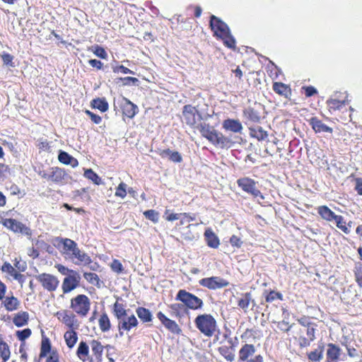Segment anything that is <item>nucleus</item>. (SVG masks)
I'll use <instances>...</instances> for the list:
<instances>
[{"label":"nucleus","mask_w":362,"mask_h":362,"mask_svg":"<svg viewBox=\"0 0 362 362\" xmlns=\"http://www.w3.org/2000/svg\"><path fill=\"white\" fill-rule=\"evenodd\" d=\"M323 347H319L308 354V358L312 361H319L322 358Z\"/></svg>","instance_id":"49530a36"},{"label":"nucleus","mask_w":362,"mask_h":362,"mask_svg":"<svg viewBox=\"0 0 362 362\" xmlns=\"http://www.w3.org/2000/svg\"><path fill=\"white\" fill-rule=\"evenodd\" d=\"M51 171V181L55 183H66L71 177L60 168L54 167L49 169Z\"/></svg>","instance_id":"2eb2a0df"},{"label":"nucleus","mask_w":362,"mask_h":362,"mask_svg":"<svg viewBox=\"0 0 362 362\" xmlns=\"http://www.w3.org/2000/svg\"><path fill=\"white\" fill-rule=\"evenodd\" d=\"M71 308L77 314L86 316L90 310V301L83 294H79L71 300Z\"/></svg>","instance_id":"423d86ee"},{"label":"nucleus","mask_w":362,"mask_h":362,"mask_svg":"<svg viewBox=\"0 0 362 362\" xmlns=\"http://www.w3.org/2000/svg\"><path fill=\"white\" fill-rule=\"evenodd\" d=\"M86 114L88 115L90 118V119L95 123V124H100L102 121V118L100 116L90 112V110H86Z\"/></svg>","instance_id":"13d9d810"},{"label":"nucleus","mask_w":362,"mask_h":362,"mask_svg":"<svg viewBox=\"0 0 362 362\" xmlns=\"http://www.w3.org/2000/svg\"><path fill=\"white\" fill-rule=\"evenodd\" d=\"M317 211L323 219L336 223L337 226H343V217L335 214L328 206H320L318 207Z\"/></svg>","instance_id":"f8f14e48"},{"label":"nucleus","mask_w":362,"mask_h":362,"mask_svg":"<svg viewBox=\"0 0 362 362\" xmlns=\"http://www.w3.org/2000/svg\"><path fill=\"white\" fill-rule=\"evenodd\" d=\"M54 246L59 250L65 260L78 266H87L92 262L90 257L78 244L67 238H57L53 241Z\"/></svg>","instance_id":"f257e3e1"},{"label":"nucleus","mask_w":362,"mask_h":362,"mask_svg":"<svg viewBox=\"0 0 362 362\" xmlns=\"http://www.w3.org/2000/svg\"><path fill=\"white\" fill-rule=\"evenodd\" d=\"M84 177L97 185L102 184L101 178L90 168L85 170Z\"/></svg>","instance_id":"e433bc0d"},{"label":"nucleus","mask_w":362,"mask_h":362,"mask_svg":"<svg viewBox=\"0 0 362 362\" xmlns=\"http://www.w3.org/2000/svg\"><path fill=\"white\" fill-rule=\"evenodd\" d=\"M163 217L168 221L179 220L180 225L189 223V221L193 219L186 213H173L170 209H166L165 211Z\"/></svg>","instance_id":"4468645a"},{"label":"nucleus","mask_w":362,"mask_h":362,"mask_svg":"<svg viewBox=\"0 0 362 362\" xmlns=\"http://www.w3.org/2000/svg\"><path fill=\"white\" fill-rule=\"evenodd\" d=\"M32 332L29 328L24 329L23 330H18L16 332V336L20 341H25L26 339L30 337Z\"/></svg>","instance_id":"3c124183"},{"label":"nucleus","mask_w":362,"mask_h":362,"mask_svg":"<svg viewBox=\"0 0 362 362\" xmlns=\"http://www.w3.org/2000/svg\"><path fill=\"white\" fill-rule=\"evenodd\" d=\"M144 215L146 218L152 221L153 223H157L158 222L159 214L155 210H147L144 211Z\"/></svg>","instance_id":"de8ad7c7"},{"label":"nucleus","mask_w":362,"mask_h":362,"mask_svg":"<svg viewBox=\"0 0 362 362\" xmlns=\"http://www.w3.org/2000/svg\"><path fill=\"white\" fill-rule=\"evenodd\" d=\"M355 190L359 195H362V178L358 177L356 179Z\"/></svg>","instance_id":"338daca9"},{"label":"nucleus","mask_w":362,"mask_h":362,"mask_svg":"<svg viewBox=\"0 0 362 362\" xmlns=\"http://www.w3.org/2000/svg\"><path fill=\"white\" fill-rule=\"evenodd\" d=\"M1 58L4 64L7 66H14L12 62V60L13 59L12 55L8 53H4L2 54Z\"/></svg>","instance_id":"bf43d9fd"},{"label":"nucleus","mask_w":362,"mask_h":362,"mask_svg":"<svg viewBox=\"0 0 362 362\" xmlns=\"http://www.w3.org/2000/svg\"><path fill=\"white\" fill-rule=\"evenodd\" d=\"M199 284L209 289L216 290L227 286L228 282L219 276H212L201 279Z\"/></svg>","instance_id":"ddd939ff"},{"label":"nucleus","mask_w":362,"mask_h":362,"mask_svg":"<svg viewBox=\"0 0 362 362\" xmlns=\"http://www.w3.org/2000/svg\"><path fill=\"white\" fill-rule=\"evenodd\" d=\"M57 315H59V313ZM59 315L62 316V318L59 317V319L67 327L72 328L77 326V320L74 315L69 314L66 311H64L63 313L59 314Z\"/></svg>","instance_id":"cd10ccee"},{"label":"nucleus","mask_w":362,"mask_h":362,"mask_svg":"<svg viewBox=\"0 0 362 362\" xmlns=\"http://www.w3.org/2000/svg\"><path fill=\"white\" fill-rule=\"evenodd\" d=\"M176 299L182 301L187 308L192 310H197L203 305L202 299L187 292L185 290H180L177 294Z\"/></svg>","instance_id":"0eeeda50"},{"label":"nucleus","mask_w":362,"mask_h":362,"mask_svg":"<svg viewBox=\"0 0 362 362\" xmlns=\"http://www.w3.org/2000/svg\"><path fill=\"white\" fill-rule=\"evenodd\" d=\"M11 355V351L8 345L4 341H0V357L2 359V362L7 361Z\"/></svg>","instance_id":"58836bf2"},{"label":"nucleus","mask_w":362,"mask_h":362,"mask_svg":"<svg viewBox=\"0 0 362 362\" xmlns=\"http://www.w3.org/2000/svg\"><path fill=\"white\" fill-rule=\"evenodd\" d=\"M209 25L214 33V35L223 40L224 45L228 48L233 49L235 47V40L231 35L228 25L221 18L211 15Z\"/></svg>","instance_id":"7ed1b4c3"},{"label":"nucleus","mask_w":362,"mask_h":362,"mask_svg":"<svg viewBox=\"0 0 362 362\" xmlns=\"http://www.w3.org/2000/svg\"><path fill=\"white\" fill-rule=\"evenodd\" d=\"M35 278L48 291H54L59 286V281L54 275L43 273L36 276Z\"/></svg>","instance_id":"9b49d317"},{"label":"nucleus","mask_w":362,"mask_h":362,"mask_svg":"<svg viewBox=\"0 0 362 362\" xmlns=\"http://www.w3.org/2000/svg\"><path fill=\"white\" fill-rule=\"evenodd\" d=\"M273 90L277 94L288 98L291 95V88L281 82H274L273 83Z\"/></svg>","instance_id":"bb28decb"},{"label":"nucleus","mask_w":362,"mask_h":362,"mask_svg":"<svg viewBox=\"0 0 362 362\" xmlns=\"http://www.w3.org/2000/svg\"><path fill=\"white\" fill-rule=\"evenodd\" d=\"M122 105V112L129 118H133L138 112V107L129 99L124 98Z\"/></svg>","instance_id":"6ab92c4d"},{"label":"nucleus","mask_w":362,"mask_h":362,"mask_svg":"<svg viewBox=\"0 0 362 362\" xmlns=\"http://www.w3.org/2000/svg\"><path fill=\"white\" fill-rule=\"evenodd\" d=\"M51 351V344L48 338H42L40 348V356L45 357L47 355L48 353L52 352Z\"/></svg>","instance_id":"c03bdc74"},{"label":"nucleus","mask_w":362,"mask_h":362,"mask_svg":"<svg viewBox=\"0 0 362 362\" xmlns=\"http://www.w3.org/2000/svg\"><path fill=\"white\" fill-rule=\"evenodd\" d=\"M157 317L162 324L171 332L179 334L181 332L178 325L173 320L167 317L163 313L159 312Z\"/></svg>","instance_id":"dca6fc26"},{"label":"nucleus","mask_w":362,"mask_h":362,"mask_svg":"<svg viewBox=\"0 0 362 362\" xmlns=\"http://www.w3.org/2000/svg\"><path fill=\"white\" fill-rule=\"evenodd\" d=\"M3 304L8 311L16 310L20 305V302L17 298L13 296L5 297L3 300Z\"/></svg>","instance_id":"393cba45"},{"label":"nucleus","mask_w":362,"mask_h":362,"mask_svg":"<svg viewBox=\"0 0 362 362\" xmlns=\"http://www.w3.org/2000/svg\"><path fill=\"white\" fill-rule=\"evenodd\" d=\"M138 317L144 322H150L152 320L151 312L144 308H139L136 310Z\"/></svg>","instance_id":"37998d69"},{"label":"nucleus","mask_w":362,"mask_h":362,"mask_svg":"<svg viewBox=\"0 0 362 362\" xmlns=\"http://www.w3.org/2000/svg\"><path fill=\"white\" fill-rule=\"evenodd\" d=\"M55 267L57 269L58 272L63 275H66V276L70 274L71 271H74L73 269H69L68 267L62 265V264H57Z\"/></svg>","instance_id":"e2e57ef3"},{"label":"nucleus","mask_w":362,"mask_h":362,"mask_svg":"<svg viewBox=\"0 0 362 362\" xmlns=\"http://www.w3.org/2000/svg\"><path fill=\"white\" fill-rule=\"evenodd\" d=\"M223 128L233 133H241L243 125L238 119H227L223 122Z\"/></svg>","instance_id":"a211bd4d"},{"label":"nucleus","mask_w":362,"mask_h":362,"mask_svg":"<svg viewBox=\"0 0 362 362\" xmlns=\"http://www.w3.org/2000/svg\"><path fill=\"white\" fill-rule=\"evenodd\" d=\"M305 89V94L306 97H311L317 93V89L313 86H306Z\"/></svg>","instance_id":"0e129e2a"},{"label":"nucleus","mask_w":362,"mask_h":362,"mask_svg":"<svg viewBox=\"0 0 362 362\" xmlns=\"http://www.w3.org/2000/svg\"><path fill=\"white\" fill-rule=\"evenodd\" d=\"M81 276L76 271H71L70 274L66 276L62 284V289L64 293H69L76 288L81 281Z\"/></svg>","instance_id":"1a4fd4ad"},{"label":"nucleus","mask_w":362,"mask_h":362,"mask_svg":"<svg viewBox=\"0 0 362 362\" xmlns=\"http://www.w3.org/2000/svg\"><path fill=\"white\" fill-rule=\"evenodd\" d=\"M281 294L280 293H278V292H275V291H271L266 297V300L267 302H272L274 301V300H276V298H279V299H281Z\"/></svg>","instance_id":"052dcab7"},{"label":"nucleus","mask_w":362,"mask_h":362,"mask_svg":"<svg viewBox=\"0 0 362 362\" xmlns=\"http://www.w3.org/2000/svg\"><path fill=\"white\" fill-rule=\"evenodd\" d=\"M356 280L362 286V264L358 263L354 268Z\"/></svg>","instance_id":"864d4df0"},{"label":"nucleus","mask_w":362,"mask_h":362,"mask_svg":"<svg viewBox=\"0 0 362 362\" xmlns=\"http://www.w3.org/2000/svg\"><path fill=\"white\" fill-rule=\"evenodd\" d=\"M47 362H59V356L55 351H52L47 359Z\"/></svg>","instance_id":"774afa93"},{"label":"nucleus","mask_w":362,"mask_h":362,"mask_svg":"<svg viewBox=\"0 0 362 362\" xmlns=\"http://www.w3.org/2000/svg\"><path fill=\"white\" fill-rule=\"evenodd\" d=\"M340 349L333 344H329L327 349V357L329 361H335L340 355Z\"/></svg>","instance_id":"7c9ffc66"},{"label":"nucleus","mask_w":362,"mask_h":362,"mask_svg":"<svg viewBox=\"0 0 362 362\" xmlns=\"http://www.w3.org/2000/svg\"><path fill=\"white\" fill-rule=\"evenodd\" d=\"M93 52L97 57L101 59H106L107 57V54L105 49L99 45L93 47Z\"/></svg>","instance_id":"603ef678"},{"label":"nucleus","mask_w":362,"mask_h":362,"mask_svg":"<svg viewBox=\"0 0 362 362\" xmlns=\"http://www.w3.org/2000/svg\"><path fill=\"white\" fill-rule=\"evenodd\" d=\"M76 354L78 357L82 361V362H90V358L88 354L89 348L86 342H80Z\"/></svg>","instance_id":"b1692460"},{"label":"nucleus","mask_w":362,"mask_h":362,"mask_svg":"<svg viewBox=\"0 0 362 362\" xmlns=\"http://www.w3.org/2000/svg\"><path fill=\"white\" fill-rule=\"evenodd\" d=\"M251 301L253 302L252 300L251 294L250 293H246L238 300V306L241 308L245 312H247Z\"/></svg>","instance_id":"ea45409f"},{"label":"nucleus","mask_w":362,"mask_h":362,"mask_svg":"<svg viewBox=\"0 0 362 362\" xmlns=\"http://www.w3.org/2000/svg\"><path fill=\"white\" fill-rule=\"evenodd\" d=\"M158 153L161 158H168V159L173 163H181L182 161L181 154L178 151H173L170 148L163 150L159 149Z\"/></svg>","instance_id":"f3484780"},{"label":"nucleus","mask_w":362,"mask_h":362,"mask_svg":"<svg viewBox=\"0 0 362 362\" xmlns=\"http://www.w3.org/2000/svg\"><path fill=\"white\" fill-rule=\"evenodd\" d=\"M98 323L101 331L105 332L110 330L111 327L110 320L106 313H103L100 315Z\"/></svg>","instance_id":"c9c22d12"},{"label":"nucleus","mask_w":362,"mask_h":362,"mask_svg":"<svg viewBox=\"0 0 362 362\" xmlns=\"http://www.w3.org/2000/svg\"><path fill=\"white\" fill-rule=\"evenodd\" d=\"M255 352V346L252 344H245L239 351V359L246 361Z\"/></svg>","instance_id":"c85d7f7f"},{"label":"nucleus","mask_w":362,"mask_h":362,"mask_svg":"<svg viewBox=\"0 0 362 362\" xmlns=\"http://www.w3.org/2000/svg\"><path fill=\"white\" fill-rule=\"evenodd\" d=\"M237 184L244 192L251 194L254 198H257L258 201L264 199V197L261 192L256 187V182L249 177H242L237 180Z\"/></svg>","instance_id":"6e6552de"},{"label":"nucleus","mask_w":362,"mask_h":362,"mask_svg":"<svg viewBox=\"0 0 362 362\" xmlns=\"http://www.w3.org/2000/svg\"><path fill=\"white\" fill-rule=\"evenodd\" d=\"M88 64L93 66L96 68L97 69L100 70L103 68V64L98 59H92L88 61Z\"/></svg>","instance_id":"69168bd1"},{"label":"nucleus","mask_w":362,"mask_h":362,"mask_svg":"<svg viewBox=\"0 0 362 362\" xmlns=\"http://www.w3.org/2000/svg\"><path fill=\"white\" fill-rule=\"evenodd\" d=\"M111 268L112 269L117 272V273H120L122 272L123 270V267H122V264H121V262L118 260H114L112 263H111Z\"/></svg>","instance_id":"680f3d73"},{"label":"nucleus","mask_w":362,"mask_h":362,"mask_svg":"<svg viewBox=\"0 0 362 362\" xmlns=\"http://www.w3.org/2000/svg\"><path fill=\"white\" fill-rule=\"evenodd\" d=\"M196 128L201 134L216 146L221 148H230L233 144L229 137L225 136L205 122L198 124Z\"/></svg>","instance_id":"f03ea898"},{"label":"nucleus","mask_w":362,"mask_h":362,"mask_svg":"<svg viewBox=\"0 0 362 362\" xmlns=\"http://www.w3.org/2000/svg\"><path fill=\"white\" fill-rule=\"evenodd\" d=\"M91 106L95 109L99 110L102 112H106L109 107L108 103L105 98L93 99L91 102Z\"/></svg>","instance_id":"2f4dec72"},{"label":"nucleus","mask_w":362,"mask_h":362,"mask_svg":"<svg viewBox=\"0 0 362 362\" xmlns=\"http://www.w3.org/2000/svg\"><path fill=\"white\" fill-rule=\"evenodd\" d=\"M112 71L114 73H122L123 74H134V72L127 67L124 66L123 65L115 66H112Z\"/></svg>","instance_id":"6e6d98bb"},{"label":"nucleus","mask_w":362,"mask_h":362,"mask_svg":"<svg viewBox=\"0 0 362 362\" xmlns=\"http://www.w3.org/2000/svg\"><path fill=\"white\" fill-rule=\"evenodd\" d=\"M64 337L66 341V345L69 348H72L75 345V344L77 341L76 333L74 331L66 332Z\"/></svg>","instance_id":"a19ab883"},{"label":"nucleus","mask_w":362,"mask_h":362,"mask_svg":"<svg viewBox=\"0 0 362 362\" xmlns=\"http://www.w3.org/2000/svg\"><path fill=\"white\" fill-rule=\"evenodd\" d=\"M138 325V320L134 314H128L119 321H117V327L119 334L123 336L124 332H129L131 329L136 328Z\"/></svg>","instance_id":"9d476101"},{"label":"nucleus","mask_w":362,"mask_h":362,"mask_svg":"<svg viewBox=\"0 0 362 362\" xmlns=\"http://www.w3.org/2000/svg\"><path fill=\"white\" fill-rule=\"evenodd\" d=\"M220 354L228 361H233L234 354L231 346H222L218 349Z\"/></svg>","instance_id":"79ce46f5"},{"label":"nucleus","mask_w":362,"mask_h":362,"mask_svg":"<svg viewBox=\"0 0 362 362\" xmlns=\"http://www.w3.org/2000/svg\"><path fill=\"white\" fill-rule=\"evenodd\" d=\"M205 236L207 244L209 247L216 248L219 245V240L217 236L210 229L205 231Z\"/></svg>","instance_id":"72a5a7b5"},{"label":"nucleus","mask_w":362,"mask_h":362,"mask_svg":"<svg viewBox=\"0 0 362 362\" xmlns=\"http://www.w3.org/2000/svg\"><path fill=\"white\" fill-rule=\"evenodd\" d=\"M28 320L29 314L25 311H20L14 315L13 322L16 326L20 327L27 325Z\"/></svg>","instance_id":"a878e982"},{"label":"nucleus","mask_w":362,"mask_h":362,"mask_svg":"<svg viewBox=\"0 0 362 362\" xmlns=\"http://www.w3.org/2000/svg\"><path fill=\"white\" fill-rule=\"evenodd\" d=\"M115 195L121 198H124L127 195V185L121 182L116 189Z\"/></svg>","instance_id":"5fc2aeb1"},{"label":"nucleus","mask_w":362,"mask_h":362,"mask_svg":"<svg viewBox=\"0 0 362 362\" xmlns=\"http://www.w3.org/2000/svg\"><path fill=\"white\" fill-rule=\"evenodd\" d=\"M243 117L249 122L258 123L261 120L260 112L251 107H248L243 110Z\"/></svg>","instance_id":"aec40b11"},{"label":"nucleus","mask_w":362,"mask_h":362,"mask_svg":"<svg viewBox=\"0 0 362 362\" xmlns=\"http://www.w3.org/2000/svg\"><path fill=\"white\" fill-rule=\"evenodd\" d=\"M182 116L185 123L194 128L198 124V121L206 120L208 117H211L209 115L202 116L196 107L191 105H186L183 107Z\"/></svg>","instance_id":"39448f33"},{"label":"nucleus","mask_w":362,"mask_h":362,"mask_svg":"<svg viewBox=\"0 0 362 362\" xmlns=\"http://www.w3.org/2000/svg\"><path fill=\"white\" fill-rule=\"evenodd\" d=\"M330 109L334 110H339L345 104L344 100H339L336 98H330L327 101Z\"/></svg>","instance_id":"a18cd8bd"},{"label":"nucleus","mask_w":362,"mask_h":362,"mask_svg":"<svg viewBox=\"0 0 362 362\" xmlns=\"http://www.w3.org/2000/svg\"><path fill=\"white\" fill-rule=\"evenodd\" d=\"M249 129L250 135L252 137L256 138L258 141H264L268 137L267 132L264 131L259 126L250 127Z\"/></svg>","instance_id":"c756f323"},{"label":"nucleus","mask_w":362,"mask_h":362,"mask_svg":"<svg viewBox=\"0 0 362 362\" xmlns=\"http://www.w3.org/2000/svg\"><path fill=\"white\" fill-rule=\"evenodd\" d=\"M4 226H25L14 218H5L3 221Z\"/></svg>","instance_id":"4d7b16f0"},{"label":"nucleus","mask_w":362,"mask_h":362,"mask_svg":"<svg viewBox=\"0 0 362 362\" xmlns=\"http://www.w3.org/2000/svg\"><path fill=\"white\" fill-rule=\"evenodd\" d=\"M2 270L4 272H8L11 276L13 277L14 279L17 280L21 285L23 286V284L25 281V276L24 275L20 274L9 263H4L2 266Z\"/></svg>","instance_id":"4be33fe9"},{"label":"nucleus","mask_w":362,"mask_h":362,"mask_svg":"<svg viewBox=\"0 0 362 362\" xmlns=\"http://www.w3.org/2000/svg\"><path fill=\"white\" fill-rule=\"evenodd\" d=\"M185 305L182 303H173L170 305V309L172 310L173 315L175 316H179L180 313L185 310Z\"/></svg>","instance_id":"09e8293b"},{"label":"nucleus","mask_w":362,"mask_h":362,"mask_svg":"<svg viewBox=\"0 0 362 362\" xmlns=\"http://www.w3.org/2000/svg\"><path fill=\"white\" fill-rule=\"evenodd\" d=\"M90 346L93 354L95 356L96 359H99L103 351V345L100 344V342L96 340H93L90 343Z\"/></svg>","instance_id":"4c0bfd02"},{"label":"nucleus","mask_w":362,"mask_h":362,"mask_svg":"<svg viewBox=\"0 0 362 362\" xmlns=\"http://www.w3.org/2000/svg\"><path fill=\"white\" fill-rule=\"evenodd\" d=\"M118 79L123 82L124 86H139V83L138 78L132 76L121 77Z\"/></svg>","instance_id":"8fccbe9b"},{"label":"nucleus","mask_w":362,"mask_h":362,"mask_svg":"<svg viewBox=\"0 0 362 362\" xmlns=\"http://www.w3.org/2000/svg\"><path fill=\"white\" fill-rule=\"evenodd\" d=\"M113 313L117 321H119L120 319L129 314V310L125 309L123 304L116 301L113 306Z\"/></svg>","instance_id":"473e14b6"},{"label":"nucleus","mask_w":362,"mask_h":362,"mask_svg":"<svg viewBox=\"0 0 362 362\" xmlns=\"http://www.w3.org/2000/svg\"><path fill=\"white\" fill-rule=\"evenodd\" d=\"M194 323L198 329L207 337H211L216 330V320L209 314L198 315L195 318Z\"/></svg>","instance_id":"20e7f679"},{"label":"nucleus","mask_w":362,"mask_h":362,"mask_svg":"<svg viewBox=\"0 0 362 362\" xmlns=\"http://www.w3.org/2000/svg\"><path fill=\"white\" fill-rule=\"evenodd\" d=\"M83 277L90 284H93L98 288L101 287L103 282L100 280L99 276L96 274L91 272H84Z\"/></svg>","instance_id":"f704fd0d"},{"label":"nucleus","mask_w":362,"mask_h":362,"mask_svg":"<svg viewBox=\"0 0 362 362\" xmlns=\"http://www.w3.org/2000/svg\"><path fill=\"white\" fill-rule=\"evenodd\" d=\"M58 160L60 163L64 165H70L73 168L78 165V162L76 158L69 154L67 152L60 150L58 154Z\"/></svg>","instance_id":"412c9836"},{"label":"nucleus","mask_w":362,"mask_h":362,"mask_svg":"<svg viewBox=\"0 0 362 362\" xmlns=\"http://www.w3.org/2000/svg\"><path fill=\"white\" fill-rule=\"evenodd\" d=\"M310 124L312 125V127L313 130L316 133H321V132H332V129L325 124H324L321 120L317 119L316 117H313L310 119Z\"/></svg>","instance_id":"5701e85b"}]
</instances>
